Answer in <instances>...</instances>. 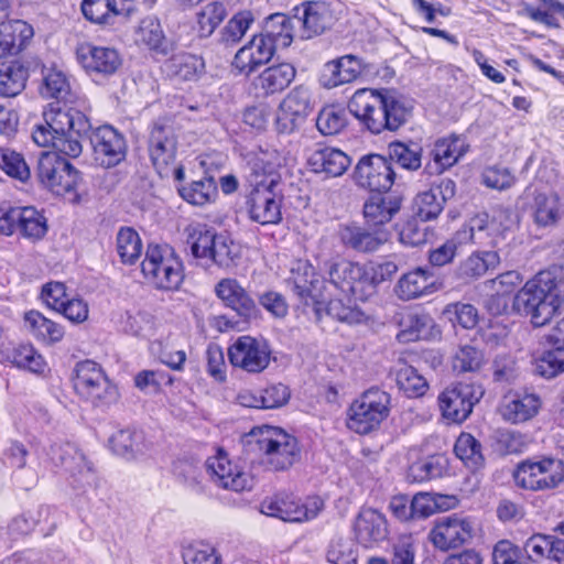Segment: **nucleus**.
Listing matches in <instances>:
<instances>
[{
  "mask_svg": "<svg viewBox=\"0 0 564 564\" xmlns=\"http://www.w3.org/2000/svg\"><path fill=\"white\" fill-rule=\"evenodd\" d=\"M294 21L297 36L308 40L330 28L334 18L330 9L324 2H306L302 4V8H295Z\"/></svg>",
  "mask_w": 564,
  "mask_h": 564,
  "instance_id": "obj_27",
  "label": "nucleus"
},
{
  "mask_svg": "<svg viewBox=\"0 0 564 564\" xmlns=\"http://www.w3.org/2000/svg\"><path fill=\"white\" fill-rule=\"evenodd\" d=\"M321 271L330 295L361 302L372 296L371 278L366 264L336 257L325 261Z\"/></svg>",
  "mask_w": 564,
  "mask_h": 564,
  "instance_id": "obj_4",
  "label": "nucleus"
},
{
  "mask_svg": "<svg viewBox=\"0 0 564 564\" xmlns=\"http://www.w3.org/2000/svg\"><path fill=\"white\" fill-rule=\"evenodd\" d=\"M563 284L550 272H540L528 281L513 299V310L530 317L533 326L546 325L554 316H561L546 336L551 349L535 361L534 372L551 379L564 372V307L562 308Z\"/></svg>",
  "mask_w": 564,
  "mask_h": 564,
  "instance_id": "obj_1",
  "label": "nucleus"
},
{
  "mask_svg": "<svg viewBox=\"0 0 564 564\" xmlns=\"http://www.w3.org/2000/svg\"><path fill=\"white\" fill-rule=\"evenodd\" d=\"M74 389L80 398L95 408H108L119 399L117 387L110 382L102 368L93 360H84L76 365Z\"/></svg>",
  "mask_w": 564,
  "mask_h": 564,
  "instance_id": "obj_7",
  "label": "nucleus"
},
{
  "mask_svg": "<svg viewBox=\"0 0 564 564\" xmlns=\"http://www.w3.org/2000/svg\"><path fill=\"white\" fill-rule=\"evenodd\" d=\"M278 47L262 33L253 35L235 55L234 65L241 73L250 74L260 65L267 64L273 57Z\"/></svg>",
  "mask_w": 564,
  "mask_h": 564,
  "instance_id": "obj_29",
  "label": "nucleus"
},
{
  "mask_svg": "<svg viewBox=\"0 0 564 564\" xmlns=\"http://www.w3.org/2000/svg\"><path fill=\"white\" fill-rule=\"evenodd\" d=\"M492 440L494 448L500 455L521 453L527 445L523 434L508 429L495 431Z\"/></svg>",
  "mask_w": 564,
  "mask_h": 564,
  "instance_id": "obj_57",
  "label": "nucleus"
},
{
  "mask_svg": "<svg viewBox=\"0 0 564 564\" xmlns=\"http://www.w3.org/2000/svg\"><path fill=\"white\" fill-rule=\"evenodd\" d=\"M443 208L444 204L440 202L431 188L417 194L414 199L415 215L423 221L435 219Z\"/></svg>",
  "mask_w": 564,
  "mask_h": 564,
  "instance_id": "obj_63",
  "label": "nucleus"
},
{
  "mask_svg": "<svg viewBox=\"0 0 564 564\" xmlns=\"http://www.w3.org/2000/svg\"><path fill=\"white\" fill-rule=\"evenodd\" d=\"M69 90V83L63 72L52 69L44 76L41 88L43 97L66 101Z\"/></svg>",
  "mask_w": 564,
  "mask_h": 564,
  "instance_id": "obj_59",
  "label": "nucleus"
},
{
  "mask_svg": "<svg viewBox=\"0 0 564 564\" xmlns=\"http://www.w3.org/2000/svg\"><path fill=\"white\" fill-rule=\"evenodd\" d=\"M135 43L162 54L167 53V43L162 26L158 20L151 18L141 21L135 32Z\"/></svg>",
  "mask_w": 564,
  "mask_h": 564,
  "instance_id": "obj_46",
  "label": "nucleus"
},
{
  "mask_svg": "<svg viewBox=\"0 0 564 564\" xmlns=\"http://www.w3.org/2000/svg\"><path fill=\"white\" fill-rule=\"evenodd\" d=\"M349 112L371 133L397 131L412 116V106L390 90L359 89L348 101Z\"/></svg>",
  "mask_w": 564,
  "mask_h": 564,
  "instance_id": "obj_3",
  "label": "nucleus"
},
{
  "mask_svg": "<svg viewBox=\"0 0 564 564\" xmlns=\"http://www.w3.org/2000/svg\"><path fill=\"white\" fill-rule=\"evenodd\" d=\"M141 270L144 276L163 290L178 289L184 278L181 260L167 246L150 245L141 263Z\"/></svg>",
  "mask_w": 564,
  "mask_h": 564,
  "instance_id": "obj_10",
  "label": "nucleus"
},
{
  "mask_svg": "<svg viewBox=\"0 0 564 564\" xmlns=\"http://www.w3.org/2000/svg\"><path fill=\"white\" fill-rule=\"evenodd\" d=\"M178 137L172 124L155 122L150 129L148 152L150 160L161 177H169L176 162Z\"/></svg>",
  "mask_w": 564,
  "mask_h": 564,
  "instance_id": "obj_15",
  "label": "nucleus"
},
{
  "mask_svg": "<svg viewBox=\"0 0 564 564\" xmlns=\"http://www.w3.org/2000/svg\"><path fill=\"white\" fill-rule=\"evenodd\" d=\"M248 445L260 452L274 470L290 468L300 457L297 440L284 430L264 425L251 431Z\"/></svg>",
  "mask_w": 564,
  "mask_h": 564,
  "instance_id": "obj_5",
  "label": "nucleus"
},
{
  "mask_svg": "<svg viewBox=\"0 0 564 564\" xmlns=\"http://www.w3.org/2000/svg\"><path fill=\"white\" fill-rule=\"evenodd\" d=\"M338 238L346 249L358 253H371L389 240V231L383 227L341 225L338 229Z\"/></svg>",
  "mask_w": 564,
  "mask_h": 564,
  "instance_id": "obj_25",
  "label": "nucleus"
},
{
  "mask_svg": "<svg viewBox=\"0 0 564 564\" xmlns=\"http://www.w3.org/2000/svg\"><path fill=\"white\" fill-rule=\"evenodd\" d=\"M33 36V29L21 20L0 23V58L19 54Z\"/></svg>",
  "mask_w": 564,
  "mask_h": 564,
  "instance_id": "obj_35",
  "label": "nucleus"
},
{
  "mask_svg": "<svg viewBox=\"0 0 564 564\" xmlns=\"http://www.w3.org/2000/svg\"><path fill=\"white\" fill-rule=\"evenodd\" d=\"M140 440L141 435L139 433L127 429L117 432L110 438V443L112 449L118 455H121L126 458H132L135 456L137 453L141 451L139 447Z\"/></svg>",
  "mask_w": 564,
  "mask_h": 564,
  "instance_id": "obj_64",
  "label": "nucleus"
},
{
  "mask_svg": "<svg viewBox=\"0 0 564 564\" xmlns=\"http://www.w3.org/2000/svg\"><path fill=\"white\" fill-rule=\"evenodd\" d=\"M293 292L300 302L305 306H312L316 316L319 317L323 310L333 318L349 324H358L364 319V313L347 301L344 296L327 299L319 288L318 280H311L303 276H295L292 281Z\"/></svg>",
  "mask_w": 564,
  "mask_h": 564,
  "instance_id": "obj_6",
  "label": "nucleus"
},
{
  "mask_svg": "<svg viewBox=\"0 0 564 564\" xmlns=\"http://www.w3.org/2000/svg\"><path fill=\"white\" fill-rule=\"evenodd\" d=\"M499 262V256L496 251L482 253H473L457 268V274L462 279H477L484 275L490 268Z\"/></svg>",
  "mask_w": 564,
  "mask_h": 564,
  "instance_id": "obj_48",
  "label": "nucleus"
},
{
  "mask_svg": "<svg viewBox=\"0 0 564 564\" xmlns=\"http://www.w3.org/2000/svg\"><path fill=\"white\" fill-rule=\"evenodd\" d=\"M251 11L245 10L236 13L220 32V42L225 45L237 44L253 23Z\"/></svg>",
  "mask_w": 564,
  "mask_h": 564,
  "instance_id": "obj_54",
  "label": "nucleus"
},
{
  "mask_svg": "<svg viewBox=\"0 0 564 564\" xmlns=\"http://www.w3.org/2000/svg\"><path fill=\"white\" fill-rule=\"evenodd\" d=\"M308 164L315 173L337 177L346 172L350 165V158L338 149L323 148L311 154Z\"/></svg>",
  "mask_w": 564,
  "mask_h": 564,
  "instance_id": "obj_37",
  "label": "nucleus"
},
{
  "mask_svg": "<svg viewBox=\"0 0 564 564\" xmlns=\"http://www.w3.org/2000/svg\"><path fill=\"white\" fill-rule=\"evenodd\" d=\"M296 76V68L291 63H279L264 68L252 80L257 96L268 97L282 93Z\"/></svg>",
  "mask_w": 564,
  "mask_h": 564,
  "instance_id": "obj_30",
  "label": "nucleus"
},
{
  "mask_svg": "<svg viewBox=\"0 0 564 564\" xmlns=\"http://www.w3.org/2000/svg\"><path fill=\"white\" fill-rule=\"evenodd\" d=\"M217 296L245 319L257 316V305L247 291L235 279H223L216 286Z\"/></svg>",
  "mask_w": 564,
  "mask_h": 564,
  "instance_id": "obj_32",
  "label": "nucleus"
},
{
  "mask_svg": "<svg viewBox=\"0 0 564 564\" xmlns=\"http://www.w3.org/2000/svg\"><path fill=\"white\" fill-rule=\"evenodd\" d=\"M395 381L400 390L409 397H420L427 390V382L417 370L406 364L400 365L395 373Z\"/></svg>",
  "mask_w": 564,
  "mask_h": 564,
  "instance_id": "obj_52",
  "label": "nucleus"
},
{
  "mask_svg": "<svg viewBox=\"0 0 564 564\" xmlns=\"http://www.w3.org/2000/svg\"><path fill=\"white\" fill-rule=\"evenodd\" d=\"M553 540V535L541 533L533 534L527 539L522 549L528 560L533 563H542L544 560L549 562Z\"/></svg>",
  "mask_w": 564,
  "mask_h": 564,
  "instance_id": "obj_60",
  "label": "nucleus"
},
{
  "mask_svg": "<svg viewBox=\"0 0 564 564\" xmlns=\"http://www.w3.org/2000/svg\"><path fill=\"white\" fill-rule=\"evenodd\" d=\"M563 214L556 195L538 194L534 198V220L539 226L555 225Z\"/></svg>",
  "mask_w": 564,
  "mask_h": 564,
  "instance_id": "obj_49",
  "label": "nucleus"
},
{
  "mask_svg": "<svg viewBox=\"0 0 564 564\" xmlns=\"http://www.w3.org/2000/svg\"><path fill=\"white\" fill-rule=\"evenodd\" d=\"M40 183L54 194L74 195L69 199L78 200L77 188L80 182L79 172L57 152H42L36 166Z\"/></svg>",
  "mask_w": 564,
  "mask_h": 564,
  "instance_id": "obj_9",
  "label": "nucleus"
},
{
  "mask_svg": "<svg viewBox=\"0 0 564 564\" xmlns=\"http://www.w3.org/2000/svg\"><path fill=\"white\" fill-rule=\"evenodd\" d=\"M226 14V8L221 2L215 1L204 6L197 13L200 36H209L225 19Z\"/></svg>",
  "mask_w": 564,
  "mask_h": 564,
  "instance_id": "obj_58",
  "label": "nucleus"
},
{
  "mask_svg": "<svg viewBox=\"0 0 564 564\" xmlns=\"http://www.w3.org/2000/svg\"><path fill=\"white\" fill-rule=\"evenodd\" d=\"M325 72L329 73L327 87H337L357 79L362 72L361 62L354 55H345L326 64Z\"/></svg>",
  "mask_w": 564,
  "mask_h": 564,
  "instance_id": "obj_42",
  "label": "nucleus"
},
{
  "mask_svg": "<svg viewBox=\"0 0 564 564\" xmlns=\"http://www.w3.org/2000/svg\"><path fill=\"white\" fill-rule=\"evenodd\" d=\"M485 393L481 384L459 382L446 388L438 395L442 415L453 422L462 423L470 415L473 408Z\"/></svg>",
  "mask_w": 564,
  "mask_h": 564,
  "instance_id": "obj_14",
  "label": "nucleus"
},
{
  "mask_svg": "<svg viewBox=\"0 0 564 564\" xmlns=\"http://www.w3.org/2000/svg\"><path fill=\"white\" fill-rule=\"evenodd\" d=\"M516 485L528 490H550L564 479V464L560 459L544 457L527 459L518 464L513 471Z\"/></svg>",
  "mask_w": 564,
  "mask_h": 564,
  "instance_id": "obj_12",
  "label": "nucleus"
},
{
  "mask_svg": "<svg viewBox=\"0 0 564 564\" xmlns=\"http://www.w3.org/2000/svg\"><path fill=\"white\" fill-rule=\"evenodd\" d=\"M484 362V352L471 345L458 347L453 356V369L457 372H476Z\"/></svg>",
  "mask_w": 564,
  "mask_h": 564,
  "instance_id": "obj_56",
  "label": "nucleus"
},
{
  "mask_svg": "<svg viewBox=\"0 0 564 564\" xmlns=\"http://www.w3.org/2000/svg\"><path fill=\"white\" fill-rule=\"evenodd\" d=\"M440 283L430 269L416 268L403 274L397 285L395 293L403 301L413 300L438 290Z\"/></svg>",
  "mask_w": 564,
  "mask_h": 564,
  "instance_id": "obj_31",
  "label": "nucleus"
},
{
  "mask_svg": "<svg viewBox=\"0 0 564 564\" xmlns=\"http://www.w3.org/2000/svg\"><path fill=\"white\" fill-rule=\"evenodd\" d=\"M352 531L356 541L366 549L377 546L389 535L386 516L375 508H361L355 518Z\"/></svg>",
  "mask_w": 564,
  "mask_h": 564,
  "instance_id": "obj_26",
  "label": "nucleus"
},
{
  "mask_svg": "<svg viewBox=\"0 0 564 564\" xmlns=\"http://www.w3.org/2000/svg\"><path fill=\"white\" fill-rule=\"evenodd\" d=\"M394 176L391 161L379 154L362 156L354 171V180L358 186L378 193L388 192Z\"/></svg>",
  "mask_w": 564,
  "mask_h": 564,
  "instance_id": "obj_18",
  "label": "nucleus"
},
{
  "mask_svg": "<svg viewBox=\"0 0 564 564\" xmlns=\"http://www.w3.org/2000/svg\"><path fill=\"white\" fill-rule=\"evenodd\" d=\"M177 191L184 200L194 206H203L217 195V186L212 177L193 181L188 185L180 186Z\"/></svg>",
  "mask_w": 564,
  "mask_h": 564,
  "instance_id": "obj_47",
  "label": "nucleus"
},
{
  "mask_svg": "<svg viewBox=\"0 0 564 564\" xmlns=\"http://www.w3.org/2000/svg\"><path fill=\"white\" fill-rule=\"evenodd\" d=\"M206 470L213 481L223 488L241 491L249 487L248 475L234 466L221 449L206 460Z\"/></svg>",
  "mask_w": 564,
  "mask_h": 564,
  "instance_id": "obj_28",
  "label": "nucleus"
},
{
  "mask_svg": "<svg viewBox=\"0 0 564 564\" xmlns=\"http://www.w3.org/2000/svg\"><path fill=\"white\" fill-rule=\"evenodd\" d=\"M77 59L93 78H106L117 73L122 59L117 50L84 43L77 47Z\"/></svg>",
  "mask_w": 564,
  "mask_h": 564,
  "instance_id": "obj_21",
  "label": "nucleus"
},
{
  "mask_svg": "<svg viewBox=\"0 0 564 564\" xmlns=\"http://www.w3.org/2000/svg\"><path fill=\"white\" fill-rule=\"evenodd\" d=\"M391 397L378 388H370L355 400L349 410L347 426L358 434H368L378 429L389 416Z\"/></svg>",
  "mask_w": 564,
  "mask_h": 564,
  "instance_id": "obj_8",
  "label": "nucleus"
},
{
  "mask_svg": "<svg viewBox=\"0 0 564 564\" xmlns=\"http://www.w3.org/2000/svg\"><path fill=\"white\" fill-rule=\"evenodd\" d=\"M400 206L401 199L399 197L378 193L366 200L364 215L370 226L378 228L391 221L400 210Z\"/></svg>",
  "mask_w": 564,
  "mask_h": 564,
  "instance_id": "obj_36",
  "label": "nucleus"
},
{
  "mask_svg": "<svg viewBox=\"0 0 564 564\" xmlns=\"http://www.w3.org/2000/svg\"><path fill=\"white\" fill-rule=\"evenodd\" d=\"M132 0H83L82 12L93 23L111 25L129 13Z\"/></svg>",
  "mask_w": 564,
  "mask_h": 564,
  "instance_id": "obj_33",
  "label": "nucleus"
},
{
  "mask_svg": "<svg viewBox=\"0 0 564 564\" xmlns=\"http://www.w3.org/2000/svg\"><path fill=\"white\" fill-rule=\"evenodd\" d=\"M47 231L46 218L32 206H0V234L19 232L29 240H40Z\"/></svg>",
  "mask_w": 564,
  "mask_h": 564,
  "instance_id": "obj_13",
  "label": "nucleus"
},
{
  "mask_svg": "<svg viewBox=\"0 0 564 564\" xmlns=\"http://www.w3.org/2000/svg\"><path fill=\"white\" fill-rule=\"evenodd\" d=\"M167 76L183 82L197 80L205 73L203 57L191 53H178L164 63Z\"/></svg>",
  "mask_w": 564,
  "mask_h": 564,
  "instance_id": "obj_40",
  "label": "nucleus"
},
{
  "mask_svg": "<svg viewBox=\"0 0 564 564\" xmlns=\"http://www.w3.org/2000/svg\"><path fill=\"white\" fill-rule=\"evenodd\" d=\"M471 536L473 527L470 522L455 514L437 519L429 534L432 544L441 551L459 547L467 543Z\"/></svg>",
  "mask_w": 564,
  "mask_h": 564,
  "instance_id": "obj_23",
  "label": "nucleus"
},
{
  "mask_svg": "<svg viewBox=\"0 0 564 564\" xmlns=\"http://www.w3.org/2000/svg\"><path fill=\"white\" fill-rule=\"evenodd\" d=\"M25 326L40 340L54 344L64 337V328L59 324L46 318L37 311H30L24 315Z\"/></svg>",
  "mask_w": 564,
  "mask_h": 564,
  "instance_id": "obj_44",
  "label": "nucleus"
},
{
  "mask_svg": "<svg viewBox=\"0 0 564 564\" xmlns=\"http://www.w3.org/2000/svg\"><path fill=\"white\" fill-rule=\"evenodd\" d=\"M468 151V144L459 137L440 139L434 143L431 155L434 161V172L442 173L452 167Z\"/></svg>",
  "mask_w": 564,
  "mask_h": 564,
  "instance_id": "obj_41",
  "label": "nucleus"
},
{
  "mask_svg": "<svg viewBox=\"0 0 564 564\" xmlns=\"http://www.w3.org/2000/svg\"><path fill=\"white\" fill-rule=\"evenodd\" d=\"M347 124L345 109L327 106L324 107L316 118V128L324 135H335Z\"/></svg>",
  "mask_w": 564,
  "mask_h": 564,
  "instance_id": "obj_55",
  "label": "nucleus"
},
{
  "mask_svg": "<svg viewBox=\"0 0 564 564\" xmlns=\"http://www.w3.org/2000/svg\"><path fill=\"white\" fill-rule=\"evenodd\" d=\"M451 498L443 495H433L430 492H417L411 498V508L413 521L426 519L438 510L448 509L451 506L446 500Z\"/></svg>",
  "mask_w": 564,
  "mask_h": 564,
  "instance_id": "obj_50",
  "label": "nucleus"
},
{
  "mask_svg": "<svg viewBox=\"0 0 564 564\" xmlns=\"http://www.w3.org/2000/svg\"><path fill=\"white\" fill-rule=\"evenodd\" d=\"M312 94L303 85L294 87L281 101L276 115V127L282 133L294 131L313 111Z\"/></svg>",
  "mask_w": 564,
  "mask_h": 564,
  "instance_id": "obj_20",
  "label": "nucleus"
},
{
  "mask_svg": "<svg viewBox=\"0 0 564 564\" xmlns=\"http://www.w3.org/2000/svg\"><path fill=\"white\" fill-rule=\"evenodd\" d=\"M88 118L79 110L67 106L50 105L43 112V122L35 124L33 141L42 148H54L69 158H78L83 152L80 139L90 131Z\"/></svg>",
  "mask_w": 564,
  "mask_h": 564,
  "instance_id": "obj_2",
  "label": "nucleus"
},
{
  "mask_svg": "<svg viewBox=\"0 0 564 564\" xmlns=\"http://www.w3.org/2000/svg\"><path fill=\"white\" fill-rule=\"evenodd\" d=\"M540 406L539 395L534 393H514L503 398L500 413L506 421L517 424L534 417Z\"/></svg>",
  "mask_w": 564,
  "mask_h": 564,
  "instance_id": "obj_34",
  "label": "nucleus"
},
{
  "mask_svg": "<svg viewBox=\"0 0 564 564\" xmlns=\"http://www.w3.org/2000/svg\"><path fill=\"white\" fill-rule=\"evenodd\" d=\"M29 77L28 68L17 61L0 63V96L15 97L24 88Z\"/></svg>",
  "mask_w": 564,
  "mask_h": 564,
  "instance_id": "obj_43",
  "label": "nucleus"
},
{
  "mask_svg": "<svg viewBox=\"0 0 564 564\" xmlns=\"http://www.w3.org/2000/svg\"><path fill=\"white\" fill-rule=\"evenodd\" d=\"M278 48H285L297 36L296 23L293 17L284 13H273L264 20L261 32Z\"/></svg>",
  "mask_w": 564,
  "mask_h": 564,
  "instance_id": "obj_39",
  "label": "nucleus"
},
{
  "mask_svg": "<svg viewBox=\"0 0 564 564\" xmlns=\"http://www.w3.org/2000/svg\"><path fill=\"white\" fill-rule=\"evenodd\" d=\"M246 178L252 188L264 187L272 181V186H278L279 176L274 173V166L269 161V153L264 151L249 152L246 155Z\"/></svg>",
  "mask_w": 564,
  "mask_h": 564,
  "instance_id": "obj_38",
  "label": "nucleus"
},
{
  "mask_svg": "<svg viewBox=\"0 0 564 564\" xmlns=\"http://www.w3.org/2000/svg\"><path fill=\"white\" fill-rule=\"evenodd\" d=\"M228 357L234 367L259 373L269 366L271 350L265 340L245 335L229 347Z\"/></svg>",
  "mask_w": 564,
  "mask_h": 564,
  "instance_id": "obj_17",
  "label": "nucleus"
},
{
  "mask_svg": "<svg viewBox=\"0 0 564 564\" xmlns=\"http://www.w3.org/2000/svg\"><path fill=\"white\" fill-rule=\"evenodd\" d=\"M389 160H394L401 167L416 171L422 164V148L413 142H392L389 144Z\"/></svg>",
  "mask_w": 564,
  "mask_h": 564,
  "instance_id": "obj_51",
  "label": "nucleus"
},
{
  "mask_svg": "<svg viewBox=\"0 0 564 564\" xmlns=\"http://www.w3.org/2000/svg\"><path fill=\"white\" fill-rule=\"evenodd\" d=\"M117 251L121 261L133 264L141 256L142 242L138 232L130 228H121L117 235Z\"/></svg>",
  "mask_w": 564,
  "mask_h": 564,
  "instance_id": "obj_53",
  "label": "nucleus"
},
{
  "mask_svg": "<svg viewBox=\"0 0 564 564\" xmlns=\"http://www.w3.org/2000/svg\"><path fill=\"white\" fill-rule=\"evenodd\" d=\"M0 167L11 177L26 181L30 169L21 154L6 148H0Z\"/></svg>",
  "mask_w": 564,
  "mask_h": 564,
  "instance_id": "obj_62",
  "label": "nucleus"
},
{
  "mask_svg": "<svg viewBox=\"0 0 564 564\" xmlns=\"http://www.w3.org/2000/svg\"><path fill=\"white\" fill-rule=\"evenodd\" d=\"M51 458L55 465L69 473L75 487L85 489L95 484L93 466L73 444L54 445L51 449Z\"/></svg>",
  "mask_w": 564,
  "mask_h": 564,
  "instance_id": "obj_22",
  "label": "nucleus"
},
{
  "mask_svg": "<svg viewBox=\"0 0 564 564\" xmlns=\"http://www.w3.org/2000/svg\"><path fill=\"white\" fill-rule=\"evenodd\" d=\"M319 498H310L302 503L297 498L288 494H278L261 503V512L289 522H301L314 519L323 509Z\"/></svg>",
  "mask_w": 564,
  "mask_h": 564,
  "instance_id": "obj_16",
  "label": "nucleus"
},
{
  "mask_svg": "<svg viewBox=\"0 0 564 564\" xmlns=\"http://www.w3.org/2000/svg\"><path fill=\"white\" fill-rule=\"evenodd\" d=\"M12 364L18 368L29 370L34 373H42L45 368L43 357L30 345H21L12 351Z\"/></svg>",
  "mask_w": 564,
  "mask_h": 564,
  "instance_id": "obj_61",
  "label": "nucleus"
},
{
  "mask_svg": "<svg viewBox=\"0 0 564 564\" xmlns=\"http://www.w3.org/2000/svg\"><path fill=\"white\" fill-rule=\"evenodd\" d=\"M272 181L264 187L252 188L247 196V208L252 221L260 225H276L282 220L281 198L274 192Z\"/></svg>",
  "mask_w": 564,
  "mask_h": 564,
  "instance_id": "obj_24",
  "label": "nucleus"
},
{
  "mask_svg": "<svg viewBox=\"0 0 564 564\" xmlns=\"http://www.w3.org/2000/svg\"><path fill=\"white\" fill-rule=\"evenodd\" d=\"M454 453L471 470H478L485 464L481 444L469 433H462L457 437Z\"/></svg>",
  "mask_w": 564,
  "mask_h": 564,
  "instance_id": "obj_45",
  "label": "nucleus"
},
{
  "mask_svg": "<svg viewBox=\"0 0 564 564\" xmlns=\"http://www.w3.org/2000/svg\"><path fill=\"white\" fill-rule=\"evenodd\" d=\"M184 232L194 258L207 260L219 267L230 264L231 248L226 236L203 224L188 225Z\"/></svg>",
  "mask_w": 564,
  "mask_h": 564,
  "instance_id": "obj_11",
  "label": "nucleus"
},
{
  "mask_svg": "<svg viewBox=\"0 0 564 564\" xmlns=\"http://www.w3.org/2000/svg\"><path fill=\"white\" fill-rule=\"evenodd\" d=\"M95 161L104 167H113L127 156V141L121 132L111 126H101L89 137Z\"/></svg>",
  "mask_w": 564,
  "mask_h": 564,
  "instance_id": "obj_19",
  "label": "nucleus"
}]
</instances>
